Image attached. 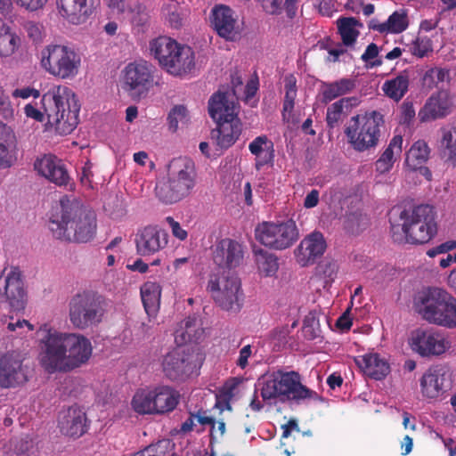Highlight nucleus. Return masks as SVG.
I'll return each mask as SVG.
<instances>
[{
    "label": "nucleus",
    "mask_w": 456,
    "mask_h": 456,
    "mask_svg": "<svg viewBox=\"0 0 456 456\" xmlns=\"http://www.w3.org/2000/svg\"><path fill=\"white\" fill-rule=\"evenodd\" d=\"M399 217L402 224H391L392 240L398 244H425L437 232L436 212L428 204L404 209Z\"/></svg>",
    "instance_id": "7ed1b4c3"
},
{
    "label": "nucleus",
    "mask_w": 456,
    "mask_h": 456,
    "mask_svg": "<svg viewBox=\"0 0 456 456\" xmlns=\"http://www.w3.org/2000/svg\"><path fill=\"white\" fill-rule=\"evenodd\" d=\"M47 1L48 0H15L19 6L29 12H36L42 9Z\"/></svg>",
    "instance_id": "680f3d73"
},
{
    "label": "nucleus",
    "mask_w": 456,
    "mask_h": 456,
    "mask_svg": "<svg viewBox=\"0 0 456 456\" xmlns=\"http://www.w3.org/2000/svg\"><path fill=\"white\" fill-rule=\"evenodd\" d=\"M59 427L61 432L70 437H80L87 430L86 412L77 406H71L60 413Z\"/></svg>",
    "instance_id": "a878e982"
},
{
    "label": "nucleus",
    "mask_w": 456,
    "mask_h": 456,
    "mask_svg": "<svg viewBox=\"0 0 456 456\" xmlns=\"http://www.w3.org/2000/svg\"><path fill=\"white\" fill-rule=\"evenodd\" d=\"M208 114L216 122L239 118L235 102L228 99L227 93L220 90L208 100Z\"/></svg>",
    "instance_id": "c756f323"
},
{
    "label": "nucleus",
    "mask_w": 456,
    "mask_h": 456,
    "mask_svg": "<svg viewBox=\"0 0 456 456\" xmlns=\"http://www.w3.org/2000/svg\"><path fill=\"white\" fill-rule=\"evenodd\" d=\"M254 253L259 273L266 277L273 276L279 268L278 258L262 248L255 250Z\"/></svg>",
    "instance_id": "37998d69"
},
{
    "label": "nucleus",
    "mask_w": 456,
    "mask_h": 456,
    "mask_svg": "<svg viewBox=\"0 0 456 456\" xmlns=\"http://www.w3.org/2000/svg\"><path fill=\"white\" fill-rule=\"evenodd\" d=\"M252 354V347L250 345H247L245 346H243L240 350V354H239V358L236 362V364L238 367H240V369L244 370L248 364V358L251 356Z\"/></svg>",
    "instance_id": "69168bd1"
},
{
    "label": "nucleus",
    "mask_w": 456,
    "mask_h": 456,
    "mask_svg": "<svg viewBox=\"0 0 456 456\" xmlns=\"http://www.w3.org/2000/svg\"><path fill=\"white\" fill-rule=\"evenodd\" d=\"M61 204V220L52 219L49 228L53 235L59 240L87 242L96 232V215L77 202L68 201Z\"/></svg>",
    "instance_id": "20e7f679"
},
{
    "label": "nucleus",
    "mask_w": 456,
    "mask_h": 456,
    "mask_svg": "<svg viewBox=\"0 0 456 456\" xmlns=\"http://www.w3.org/2000/svg\"><path fill=\"white\" fill-rule=\"evenodd\" d=\"M195 164L189 158H176L170 161L167 182L158 184L156 195L165 204H174L189 196L196 185Z\"/></svg>",
    "instance_id": "0eeeda50"
},
{
    "label": "nucleus",
    "mask_w": 456,
    "mask_h": 456,
    "mask_svg": "<svg viewBox=\"0 0 456 456\" xmlns=\"http://www.w3.org/2000/svg\"><path fill=\"white\" fill-rule=\"evenodd\" d=\"M150 45L154 57L170 74L182 76L194 68V52L190 46L169 37L154 39Z\"/></svg>",
    "instance_id": "9d476101"
},
{
    "label": "nucleus",
    "mask_w": 456,
    "mask_h": 456,
    "mask_svg": "<svg viewBox=\"0 0 456 456\" xmlns=\"http://www.w3.org/2000/svg\"><path fill=\"white\" fill-rule=\"evenodd\" d=\"M285 96L282 106V113L291 112L295 106L297 97V79L294 75H288L284 78Z\"/></svg>",
    "instance_id": "49530a36"
},
{
    "label": "nucleus",
    "mask_w": 456,
    "mask_h": 456,
    "mask_svg": "<svg viewBox=\"0 0 456 456\" xmlns=\"http://www.w3.org/2000/svg\"><path fill=\"white\" fill-rule=\"evenodd\" d=\"M195 416H196V419L197 421L205 426V425H208L211 427V436L214 437L215 436V434L216 433V420L213 417H210V416H207V411L203 409H200L199 411H197L195 412Z\"/></svg>",
    "instance_id": "4d7b16f0"
},
{
    "label": "nucleus",
    "mask_w": 456,
    "mask_h": 456,
    "mask_svg": "<svg viewBox=\"0 0 456 456\" xmlns=\"http://www.w3.org/2000/svg\"><path fill=\"white\" fill-rule=\"evenodd\" d=\"M81 59L73 49L61 45H49L41 52V65L50 74L62 79L78 73Z\"/></svg>",
    "instance_id": "ddd939ff"
},
{
    "label": "nucleus",
    "mask_w": 456,
    "mask_h": 456,
    "mask_svg": "<svg viewBox=\"0 0 456 456\" xmlns=\"http://www.w3.org/2000/svg\"><path fill=\"white\" fill-rule=\"evenodd\" d=\"M338 34L345 46H353L360 32L356 27H362V23L354 17H341L337 20Z\"/></svg>",
    "instance_id": "58836bf2"
},
{
    "label": "nucleus",
    "mask_w": 456,
    "mask_h": 456,
    "mask_svg": "<svg viewBox=\"0 0 456 456\" xmlns=\"http://www.w3.org/2000/svg\"><path fill=\"white\" fill-rule=\"evenodd\" d=\"M166 222L169 224L172 234L175 238L179 239L180 240H184L187 238V232L172 216H167L166 218Z\"/></svg>",
    "instance_id": "bf43d9fd"
},
{
    "label": "nucleus",
    "mask_w": 456,
    "mask_h": 456,
    "mask_svg": "<svg viewBox=\"0 0 456 456\" xmlns=\"http://www.w3.org/2000/svg\"><path fill=\"white\" fill-rule=\"evenodd\" d=\"M2 290L13 311H20L25 308L27 294L19 267L12 266L9 270H4L0 276V294Z\"/></svg>",
    "instance_id": "aec40b11"
},
{
    "label": "nucleus",
    "mask_w": 456,
    "mask_h": 456,
    "mask_svg": "<svg viewBox=\"0 0 456 456\" xmlns=\"http://www.w3.org/2000/svg\"><path fill=\"white\" fill-rule=\"evenodd\" d=\"M39 175L58 186H67L70 177L62 160L53 155H45L34 163Z\"/></svg>",
    "instance_id": "5701e85b"
},
{
    "label": "nucleus",
    "mask_w": 456,
    "mask_h": 456,
    "mask_svg": "<svg viewBox=\"0 0 456 456\" xmlns=\"http://www.w3.org/2000/svg\"><path fill=\"white\" fill-rule=\"evenodd\" d=\"M161 288L157 282H145L141 288L142 301L148 315H155L159 307Z\"/></svg>",
    "instance_id": "c9c22d12"
},
{
    "label": "nucleus",
    "mask_w": 456,
    "mask_h": 456,
    "mask_svg": "<svg viewBox=\"0 0 456 456\" xmlns=\"http://www.w3.org/2000/svg\"><path fill=\"white\" fill-rule=\"evenodd\" d=\"M39 331L44 333L40 364L47 373L69 372L90 359L92 344L84 335L60 332L47 323L41 325Z\"/></svg>",
    "instance_id": "f257e3e1"
},
{
    "label": "nucleus",
    "mask_w": 456,
    "mask_h": 456,
    "mask_svg": "<svg viewBox=\"0 0 456 456\" xmlns=\"http://www.w3.org/2000/svg\"><path fill=\"white\" fill-rule=\"evenodd\" d=\"M440 150L447 160L456 166V125L440 128Z\"/></svg>",
    "instance_id": "e433bc0d"
},
{
    "label": "nucleus",
    "mask_w": 456,
    "mask_h": 456,
    "mask_svg": "<svg viewBox=\"0 0 456 456\" xmlns=\"http://www.w3.org/2000/svg\"><path fill=\"white\" fill-rule=\"evenodd\" d=\"M354 362L366 376L375 380L384 379L390 372L388 362L376 353L358 356Z\"/></svg>",
    "instance_id": "7c9ffc66"
},
{
    "label": "nucleus",
    "mask_w": 456,
    "mask_h": 456,
    "mask_svg": "<svg viewBox=\"0 0 456 456\" xmlns=\"http://www.w3.org/2000/svg\"><path fill=\"white\" fill-rule=\"evenodd\" d=\"M212 259L220 269L231 271L243 263L245 248L236 240H217L211 248Z\"/></svg>",
    "instance_id": "6ab92c4d"
},
{
    "label": "nucleus",
    "mask_w": 456,
    "mask_h": 456,
    "mask_svg": "<svg viewBox=\"0 0 456 456\" xmlns=\"http://www.w3.org/2000/svg\"><path fill=\"white\" fill-rule=\"evenodd\" d=\"M134 242L137 254L142 256H149L167 247L168 234L158 225L149 224L138 229Z\"/></svg>",
    "instance_id": "4be33fe9"
},
{
    "label": "nucleus",
    "mask_w": 456,
    "mask_h": 456,
    "mask_svg": "<svg viewBox=\"0 0 456 456\" xmlns=\"http://www.w3.org/2000/svg\"><path fill=\"white\" fill-rule=\"evenodd\" d=\"M409 345L413 352L423 357L441 355L450 347V342L442 333L422 329L411 332Z\"/></svg>",
    "instance_id": "a211bd4d"
},
{
    "label": "nucleus",
    "mask_w": 456,
    "mask_h": 456,
    "mask_svg": "<svg viewBox=\"0 0 456 456\" xmlns=\"http://www.w3.org/2000/svg\"><path fill=\"white\" fill-rule=\"evenodd\" d=\"M39 94H40L39 91H37L34 88H29V87L15 89L12 93L13 97H20L22 99H27L30 96H33L34 98H37L39 96Z\"/></svg>",
    "instance_id": "338daca9"
},
{
    "label": "nucleus",
    "mask_w": 456,
    "mask_h": 456,
    "mask_svg": "<svg viewBox=\"0 0 456 456\" xmlns=\"http://www.w3.org/2000/svg\"><path fill=\"white\" fill-rule=\"evenodd\" d=\"M415 311L431 324L456 328V297L440 288H428L415 298Z\"/></svg>",
    "instance_id": "423d86ee"
},
{
    "label": "nucleus",
    "mask_w": 456,
    "mask_h": 456,
    "mask_svg": "<svg viewBox=\"0 0 456 456\" xmlns=\"http://www.w3.org/2000/svg\"><path fill=\"white\" fill-rule=\"evenodd\" d=\"M188 111L186 107L183 105H176L169 112L167 119L169 128L175 132L178 127L179 122H186L187 121Z\"/></svg>",
    "instance_id": "09e8293b"
},
{
    "label": "nucleus",
    "mask_w": 456,
    "mask_h": 456,
    "mask_svg": "<svg viewBox=\"0 0 456 456\" xmlns=\"http://www.w3.org/2000/svg\"><path fill=\"white\" fill-rule=\"evenodd\" d=\"M345 45L343 44H338L336 47H330L328 45H322V48H324L328 51L329 56L327 58L328 61L336 62L338 61L339 56L344 54L346 50L344 48Z\"/></svg>",
    "instance_id": "0e129e2a"
},
{
    "label": "nucleus",
    "mask_w": 456,
    "mask_h": 456,
    "mask_svg": "<svg viewBox=\"0 0 456 456\" xmlns=\"http://www.w3.org/2000/svg\"><path fill=\"white\" fill-rule=\"evenodd\" d=\"M260 395L264 401L278 399L281 402L293 401L297 403L322 399L317 392L302 384L300 374L295 370H277L264 376Z\"/></svg>",
    "instance_id": "39448f33"
},
{
    "label": "nucleus",
    "mask_w": 456,
    "mask_h": 456,
    "mask_svg": "<svg viewBox=\"0 0 456 456\" xmlns=\"http://www.w3.org/2000/svg\"><path fill=\"white\" fill-rule=\"evenodd\" d=\"M411 53L419 58H423L433 51L432 42L428 37H418L410 45Z\"/></svg>",
    "instance_id": "de8ad7c7"
},
{
    "label": "nucleus",
    "mask_w": 456,
    "mask_h": 456,
    "mask_svg": "<svg viewBox=\"0 0 456 456\" xmlns=\"http://www.w3.org/2000/svg\"><path fill=\"white\" fill-rule=\"evenodd\" d=\"M401 109L400 122L403 124H410L415 117V109L413 104L411 102H405L403 103Z\"/></svg>",
    "instance_id": "e2e57ef3"
},
{
    "label": "nucleus",
    "mask_w": 456,
    "mask_h": 456,
    "mask_svg": "<svg viewBox=\"0 0 456 456\" xmlns=\"http://www.w3.org/2000/svg\"><path fill=\"white\" fill-rule=\"evenodd\" d=\"M410 77L406 71L401 72L395 78L387 80L382 86L385 94L395 100L400 101L408 92Z\"/></svg>",
    "instance_id": "ea45409f"
},
{
    "label": "nucleus",
    "mask_w": 456,
    "mask_h": 456,
    "mask_svg": "<svg viewBox=\"0 0 456 456\" xmlns=\"http://www.w3.org/2000/svg\"><path fill=\"white\" fill-rule=\"evenodd\" d=\"M216 128L211 131V139L221 150H226L233 145L241 134L240 118L216 122Z\"/></svg>",
    "instance_id": "c85d7f7f"
},
{
    "label": "nucleus",
    "mask_w": 456,
    "mask_h": 456,
    "mask_svg": "<svg viewBox=\"0 0 456 456\" xmlns=\"http://www.w3.org/2000/svg\"><path fill=\"white\" fill-rule=\"evenodd\" d=\"M352 101H355V99L348 97L341 98L328 107L326 122L330 128H333L338 123L344 114V109H347L349 105H352Z\"/></svg>",
    "instance_id": "a18cd8bd"
},
{
    "label": "nucleus",
    "mask_w": 456,
    "mask_h": 456,
    "mask_svg": "<svg viewBox=\"0 0 456 456\" xmlns=\"http://www.w3.org/2000/svg\"><path fill=\"white\" fill-rule=\"evenodd\" d=\"M60 12L69 22L82 24L94 11V0H57Z\"/></svg>",
    "instance_id": "cd10ccee"
},
{
    "label": "nucleus",
    "mask_w": 456,
    "mask_h": 456,
    "mask_svg": "<svg viewBox=\"0 0 456 456\" xmlns=\"http://www.w3.org/2000/svg\"><path fill=\"white\" fill-rule=\"evenodd\" d=\"M15 145V135L12 128L0 123V168L12 166L11 150Z\"/></svg>",
    "instance_id": "4c0bfd02"
},
{
    "label": "nucleus",
    "mask_w": 456,
    "mask_h": 456,
    "mask_svg": "<svg viewBox=\"0 0 456 456\" xmlns=\"http://www.w3.org/2000/svg\"><path fill=\"white\" fill-rule=\"evenodd\" d=\"M408 17L404 11L395 12L387 19L385 23L379 26L370 25V28L377 29L379 32L389 31L392 33H401L408 28Z\"/></svg>",
    "instance_id": "79ce46f5"
},
{
    "label": "nucleus",
    "mask_w": 456,
    "mask_h": 456,
    "mask_svg": "<svg viewBox=\"0 0 456 456\" xmlns=\"http://www.w3.org/2000/svg\"><path fill=\"white\" fill-rule=\"evenodd\" d=\"M154 68L145 61L128 63L122 77V88L133 101L147 97L154 85Z\"/></svg>",
    "instance_id": "2eb2a0df"
},
{
    "label": "nucleus",
    "mask_w": 456,
    "mask_h": 456,
    "mask_svg": "<svg viewBox=\"0 0 456 456\" xmlns=\"http://www.w3.org/2000/svg\"><path fill=\"white\" fill-rule=\"evenodd\" d=\"M28 381V368L19 354L7 353L0 356V388H16Z\"/></svg>",
    "instance_id": "412c9836"
},
{
    "label": "nucleus",
    "mask_w": 456,
    "mask_h": 456,
    "mask_svg": "<svg viewBox=\"0 0 456 456\" xmlns=\"http://www.w3.org/2000/svg\"><path fill=\"white\" fill-rule=\"evenodd\" d=\"M403 137L395 135L389 144L375 163L376 171L379 174L389 172L397 157L402 153Z\"/></svg>",
    "instance_id": "72a5a7b5"
},
{
    "label": "nucleus",
    "mask_w": 456,
    "mask_h": 456,
    "mask_svg": "<svg viewBox=\"0 0 456 456\" xmlns=\"http://www.w3.org/2000/svg\"><path fill=\"white\" fill-rule=\"evenodd\" d=\"M44 112L32 104H27L24 112L28 118L44 121L60 134H69L78 124L80 105L75 93L66 86H53L42 97Z\"/></svg>",
    "instance_id": "f03ea898"
},
{
    "label": "nucleus",
    "mask_w": 456,
    "mask_h": 456,
    "mask_svg": "<svg viewBox=\"0 0 456 456\" xmlns=\"http://www.w3.org/2000/svg\"><path fill=\"white\" fill-rule=\"evenodd\" d=\"M257 241L266 248L283 250L290 248L299 238L296 222L288 219L282 222H263L255 229Z\"/></svg>",
    "instance_id": "4468645a"
},
{
    "label": "nucleus",
    "mask_w": 456,
    "mask_h": 456,
    "mask_svg": "<svg viewBox=\"0 0 456 456\" xmlns=\"http://www.w3.org/2000/svg\"><path fill=\"white\" fill-rule=\"evenodd\" d=\"M0 113L4 118H10L13 116L9 96L4 94V90L0 86Z\"/></svg>",
    "instance_id": "5fc2aeb1"
},
{
    "label": "nucleus",
    "mask_w": 456,
    "mask_h": 456,
    "mask_svg": "<svg viewBox=\"0 0 456 456\" xmlns=\"http://www.w3.org/2000/svg\"><path fill=\"white\" fill-rule=\"evenodd\" d=\"M215 303L225 311L240 308L241 283L240 278L226 270L212 273L207 285Z\"/></svg>",
    "instance_id": "f8f14e48"
},
{
    "label": "nucleus",
    "mask_w": 456,
    "mask_h": 456,
    "mask_svg": "<svg viewBox=\"0 0 456 456\" xmlns=\"http://www.w3.org/2000/svg\"><path fill=\"white\" fill-rule=\"evenodd\" d=\"M449 77V70L434 67L427 69L421 77V86L423 89L432 90L439 86Z\"/></svg>",
    "instance_id": "c03bdc74"
},
{
    "label": "nucleus",
    "mask_w": 456,
    "mask_h": 456,
    "mask_svg": "<svg viewBox=\"0 0 456 456\" xmlns=\"http://www.w3.org/2000/svg\"><path fill=\"white\" fill-rule=\"evenodd\" d=\"M42 28L43 27L34 21H27L24 24V29L28 37L34 42H38L42 38Z\"/></svg>",
    "instance_id": "6e6d98bb"
},
{
    "label": "nucleus",
    "mask_w": 456,
    "mask_h": 456,
    "mask_svg": "<svg viewBox=\"0 0 456 456\" xmlns=\"http://www.w3.org/2000/svg\"><path fill=\"white\" fill-rule=\"evenodd\" d=\"M180 394L168 386L154 389H139L133 396L131 404L139 414L166 415L172 412L179 404Z\"/></svg>",
    "instance_id": "9b49d317"
},
{
    "label": "nucleus",
    "mask_w": 456,
    "mask_h": 456,
    "mask_svg": "<svg viewBox=\"0 0 456 456\" xmlns=\"http://www.w3.org/2000/svg\"><path fill=\"white\" fill-rule=\"evenodd\" d=\"M93 164L90 161H86L85 165L81 168L80 182L84 186L88 188H92L93 185V171H92Z\"/></svg>",
    "instance_id": "13d9d810"
},
{
    "label": "nucleus",
    "mask_w": 456,
    "mask_h": 456,
    "mask_svg": "<svg viewBox=\"0 0 456 456\" xmlns=\"http://www.w3.org/2000/svg\"><path fill=\"white\" fill-rule=\"evenodd\" d=\"M354 87L355 82L351 78H341L331 83L324 82L321 87L322 102L327 104L334 99L352 92Z\"/></svg>",
    "instance_id": "f704fd0d"
},
{
    "label": "nucleus",
    "mask_w": 456,
    "mask_h": 456,
    "mask_svg": "<svg viewBox=\"0 0 456 456\" xmlns=\"http://www.w3.org/2000/svg\"><path fill=\"white\" fill-rule=\"evenodd\" d=\"M107 313L105 298L92 291H83L74 295L69 303L70 323L77 330L97 327Z\"/></svg>",
    "instance_id": "1a4fd4ad"
},
{
    "label": "nucleus",
    "mask_w": 456,
    "mask_h": 456,
    "mask_svg": "<svg viewBox=\"0 0 456 456\" xmlns=\"http://www.w3.org/2000/svg\"><path fill=\"white\" fill-rule=\"evenodd\" d=\"M232 392L225 391L219 395H216V400L215 403V407L220 410V411H224V410L231 411L232 406L230 404V401L232 399Z\"/></svg>",
    "instance_id": "052dcab7"
},
{
    "label": "nucleus",
    "mask_w": 456,
    "mask_h": 456,
    "mask_svg": "<svg viewBox=\"0 0 456 456\" xmlns=\"http://www.w3.org/2000/svg\"><path fill=\"white\" fill-rule=\"evenodd\" d=\"M209 24L220 37L226 41L238 40L242 33V23L236 12L226 4H216L210 11Z\"/></svg>",
    "instance_id": "dca6fc26"
},
{
    "label": "nucleus",
    "mask_w": 456,
    "mask_h": 456,
    "mask_svg": "<svg viewBox=\"0 0 456 456\" xmlns=\"http://www.w3.org/2000/svg\"><path fill=\"white\" fill-rule=\"evenodd\" d=\"M7 329L10 331H17L19 335H24L28 331H32L34 326L27 320H17L16 322H10L7 324Z\"/></svg>",
    "instance_id": "864d4df0"
},
{
    "label": "nucleus",
    "mask_w": 456,
    "mask_h": 456,
    "mask_svg": "<svg viewBox=\"0 0 456 456\" xmlns=\"http://www.w3.org/2000/svg\"><path fill=\"white\" fill-rule=\"evenodd\" d=\"M429 152L428 143L423 140H419L411 145L406 152L405 158L406 167L412 171L419 170L428 180H431L432 174L424 165L428 159Z\"/></svg>",
    "instance_id": "2f4dec72"
},
{
    "label": "nucleus",
    "mask_w": 456,
    "mask_h": 456,
    "mask_svg": "<svg viewBox=\"0 0 456 456\" xmlns=\"http://www.w3.org/2000/svg\"><path fill=\"white\" fill-rule=\"evenodd\" d=\"M270 145H273V142L266 135H260L248 144V150L253 155L258 156L265 149L270 148Z\"/></svg>",
    "instance_id": "3c124183"
},
{
    "label": "nucleus",
    "mask_w": 456,
    "mask_h": 456,
    "mask_svg": "<svg viewBox=\"0 0 456 456\" xmlns=\"http://www.w3.org/2000/svg\"><path fill=\"white\" fill-rule=\"evenodd\" d=\"M20 44L19 36L12 31L11 28L0 19V56L12 55Z\"/></svg>",
    "instance_id": "a19ab883"
},
{
    "label": "nucleus",
    "mask_w": 456,
    "mask_h": 456,
    "mask_svg": "<svg viewBox=\"0 0 456 456\" xmlns=\"http://www.w3.org/2000/svg\"><path fill=\"white\" fill-rule=\"evenodd\" d=\"M452 102L446 91H440L430 96L419 110L420 122H429L446 117L451 112Z\"/></svg>",
    "instance_id": "bb28decb"
},
{
    "label": "nucleus",
    "mask_w": 456,
    "mask_h": 456,
    "mask_svg": "<svg viewBox=\"0 0 456 456\" xmlns=\"http://www.w3.org/2000/svg\"><path fill=\"white\" fill-rule=\"evenodd\" d=\"M281 4V0H264L263 7L267 12L276 14L280 12Z\"/></svg>",
    "instance_id": "774afa93"
},
{
    "label": "nucleus",
    "mask_w": 456,
    "mask_h": 456,
    "mask_svg": "<svg viewBox=\"0 0 456 456\" xmlns=\"http://www.w3.org/2000/svg\"><path fill=\"white\" fill-rule=\"evenodd\" d=\"M193 352L178 346L166 355L162 360V370L167 378L171 380L183 379L191 375L196 363Z\"/></svg>",
    "instance_id": "f3484780"
},
{
    "label": "nucleus",
    "mask_w": 456,
    "mask_h": 456,
    "mask_svg": "<svg viewBox=\"0 0 456 456\" xmlns=\"http://www.w3.org/2000/svg\"><path fill=\"white\" fill-rule=\"evenodd\" d=\"M204 330L196 316H188L181 322L175 331V340L182 346L183 344L198 342L203 336Z\"/></svg>",
    "instance_id": "473e14b6"
},
{
    "label": "nucleus",
    "mask_w": 456,
    "mask_h": 456,
    "mask_svg": "<svg viewBox=\"0 0 456 456\" xmlns=\"http://www.w3.org/2000/svg\"><path fill=\"white\" fill-rule=\"evenodd\" d=\"M384 127V115L378 110H367L352 117L344 132L351 147L364 152L378 146Z\"/></svg>",
    "instance_id": "6e6552de"
},
{
    "label": "nucleus",
    "mask_w": 456,
    "mask_h": 456,
    "mask_svg": "<svg viewBox=\"0 0 456 456\" xmlns=\"http://www.w3.org/2000/svg\"><path fill=\"white\" fill-rule=\"evenodd\" d=\"M446 368L443 365L429 367L420 379V389L423 396L430 399L441 396L448 388L446 384Z\"/></svg>",
    "instance_id": "393cba45"
},
{
    "label": "nucleus",
    "mask_w": 456,
    "mask_h": 456,
    "mask_svg": "<svg viewBox=\"0 0 456 456\" xmlns=\"http://www.w3.org/2000/svg\"><path fill=\"white\" fill-rule=\"evenodd\" d=\"M152 456H168L175 450V443L170 439L159 440L156 444L147 446Z\"/></svg>",
    "instance_id": "8fccbe9b"
},
{
    "label": "nucleus",
    "mask_w": 456,
    "mask_h": 456,
    "mask_svg": "<svg viewBox=\"0 0 456 456\" xmlns=\"http://www.w3.org/2000/svg\"><path fill=\"white\" fill-rule=\"evenodd\" d=\"M326 247L322 233L320 232H312L300 242L295 250L297 263L301 266L314 264L317 258L323 255Z\"/></svg>",
    "instance_id": "b1692460"
},
{
    "label": "nucleus",
    "mask_w": 456,
    "mask_h": 456,
    "mask_svg": "<svg viewBox=\"0 0 456 456\" xmlns=\"http://www.w3.org/2000/svg\"><path fill=\"white\" fill-rule=\"evenodd\" d=\"M263 153H260L258 156H256V168L260 170L263 167L272 164L274 159V146L270 145V148L267 147L265 149Z\"/></svg>",
    "instance_id": "603ef678"
}]
</instances>
